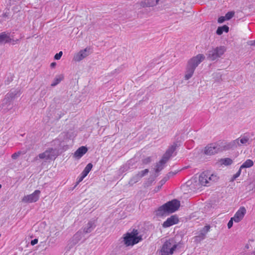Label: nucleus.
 <instances>
[{"instance_id":"1","label":"nucleus","mask_w":255,"mask_h":255,"mask_svg":"<svg viewBox=\"0 0 255 255\" xmlns=\"http://www.w3.org/2000/svg\"><path fill=\"white\" fill-rule=\"evenodd\" d=\"M205 58V56L203 54H199L188 61L184 76L185 80H189L192 77L196 68L204 60Z\"/></svg>"},{"instance_id":"2","label":"nucleus","mask_w":255,"mask_h":255,"mask_svg":"<svg viewBox=\"0 0 255 255\" xmlns=\"http://www.w3.org/2000/svg\"><path fill=\"white\" fill-rule=\"evenodd\" d=\"M180 206V201L177 199H173L159 207L156 211V215L162 216L166 213H172L177 211Z\"/></svg>"},{"instance_id":"3","label":"nucleus","mask_w":255,"mask_h":255,"mask_svg":"<svg viewBox=\"0 0 255 255\" xmlns=\"http://www.w3.org/2000/svg\"><path fill=\"white\" fill-rule=\"evenodd\" d=\"M137 230L133 229L131 232H128L123 237V242L126 247L133 246L141 241L142 239L141 236L138 235Z\"/></svg>"},{"instance_id":"4","label":"nucleus","mask_w":255,"mask_h":255,"mask_svg":"<svg viewBox=\"0 0 255 255\" xmlns=\"http://www.w3.org/2000/svg\"><path fill=\"white\" fill-rule=\"evenodd\" d=\"M225 46L212 47L206 53L207 59L210 61H215L221 57L226 51Z\"/></svg>"},{"instance_id":"5","label":"nucleus","mask_w":255,"mask_h":255,"mask_svg":"<svg viewBox=\"0 0 255 255\" xmlns=\"http://www.w3.org/2000/svg\"><path fill=\"white\" fill-rule=\"evenodd\" d=\"M177 246L173 239H170L163 244L159 254L160 255H172Z\"/></svg>"},{"instance_id":"6","label":"nucleus","mask_w":255,"mask_h":255,"mask_svg":"<svg viewBox=\"0 0 255 255\" xmlns=\"http://www.w3.org/2000/svg\"><path fill=\"white\" fill-rule=\"evenodd\" d=\"M216 179V176L205 171L200 175L199 181L201 185L207 186V184L209 183L210 181H215Z\"/></svg>"},{"instance_id":"7","label":"nucleus","mask_w":255,"mask_h":255,"mask_svg":"<svg viewBox=\"0 0 255 255\" xmlns=\"http://www.w3.org/2000/svg\"><path fill=\"white\" fill-rule=\"evenodd\" d=\"M220 144L213 143L208 145L204 150L205 154L207 155H212L220 152Z\"/></svg>"},{"instance_id":"8","label":"nucleus","mask_w":255,"mask_h":255,"mask_svg":"<svg viewBox=\"0 0 255 255\" xmlns=\"http://www.w3.org/2000/svg\"><path fill=\"white\" fill-rule=\"evenodd\" d=\"M40 191L38 190H36L33 193L24 196L22 201L25 203H32L36 202L39 198Z\"/></svg>"},{"instance_id":"9","label":"nucleus","mask_w":255,"mask_h":255,"mask_svg":"<svg viewBox=\"0 0 255 255\" xmlns=\"http://www.w3.org/2000/svg\"><path fill=\"white\" fill-rule=\"evenodd\" d=\"M240 144L238 139H235L230 142L223 143L222 145H220V151L237 148Z\"/></svg>"},{"instance_id":"10","label":"nucleus","mask_w":255,"mask_h":255,"mask_svg":"<svg viewBox=\"0 0 255 255\" xmlns=\"http://www.w3.org/2000/svg\"><path fill=\"white\" fill-rule=\"evenodd\" d=\"M179 219L176 215H172L168 218L167 220L162 224L163 228H168L178 223Z\"/></svg>"},{"instance_id":"11","label":"nucleus","mask_w":255,"mask_h":255,"mask_svg":"<svg viewBox=\"0 0 255 255\" xmlns=\"http://www.w3.org/2000/svg\"><path fill=\"white\" fill-rule=\"evenodd\" d=\"M89 50V49L86 48L84 50H80L78 53L74 55L73 60L77 62L80 61L89 55L88 51Z\"/></svg>"},{"instance_id":"12","label":"nucleus","mask_w":255,"mask_h":255,"mask_svg":"<svg viewBox=\"0 0 255 255\" xmlns=\"http://www.w3.org/2000/svg\"><path fill=\"white\" fill-rule=\"evenodd\" d=\"M246 213V210L245 208L244 207H241L239 209V210L236 213L235 215H234V217H233V219H234V221L236 223L239 222L244 218Z\"/></svg>"},{"instance_id":"13","label":"nucleus","mask_w":255,"mask_h":255,"mask_svg":"<svg viewBox=\"0 0 255 255\" xmlns=\"http://www.w3.org/2000/svg\"><path fill=\"white\" fill-rule=\"evenodd\" d=\"M177 147V144L176 143H174L173 145L170 146L166 150L165 153L163 154V157L164 158L169 160L170 157L172 156L173 153L175 151Z\"/></svg>"},{"instance_id":"14","label":"nucleus","mask_w":255,"mask_h":255,"mask_svg":"<svg viewBox=\"0 0 255 255\" xmlns=\"http://www.w3.org/2000/svg\"><path fill=\"white\" fill-rule=\"evenodd\" d=\"M87 151V147L84 146H81L74 152L73 156L77 159H79L82 157Z\"/></svg>"},{"instance_id":"15","label":"nucleus","mask_w":255,"mask_h":255,"mask_svg":"<svg viewBox=\"0 0 255 255\" xmlns=\"http://www.w3.org/2000/svg\"><path fill=\"white\" fill-rule=\"evenodd\" d=\"M12 39L10 38L9 33L5 32L0 33V43H6L11 42Z\"/></svg>"},{"instance_id":"16","label":"nucleus","mask_w":255,"mask_h":255,"mask_svg":"<svg viewBox=\"0 0 255 255\" xmlns=\"http://www.w3.org/2000/svg\"><path fill=\"white\" fill-rule=\"evenodd\" d=\"M168 160L162 157L161 159L156 163V168L155 169V172L157 173L161 171L164 167V164L166 163Z\"/></svg>"},{"instance_id":"17","label":"nucleus","mask_w":255,"mask_h":255,"mask_svg":"<svg viewBox=\"0 0 255 255\" xmlns=\"http://www.w3.org/2000/svg\"><path fill=\"white\" fill-rule=\"evenodd\" d=\"M95 227V225L94 222L90 221L88 223L86 226L83 229V232L85 234L91 233Z\"/></svg>"},{"instance_id":"18","label":"nucleus","mask_w":255,"mask_h":255,"mask_svg":"<svg viewBox=\"0 0 255 255\" xmlns=\"http://www.w3.org/2000/svg\"><path fill=\"white\" fill-rule=\"evenodd\" d=\"M210 229V225L205 226L197 237L199 238L201 240H203L205 238L206 234L209 231Z\"/></svg>"},{"instance_id":"19","label":"nucleus","mask_w":255,"mask_h":255,"mask_svg":"<svg viewBox=\"0 0 255 255\" xmlns=\"http://www.w3.org/2000/svg\"><path fill=\"white\" fill-rule=\"evenodd\" d=\"M229 28L228 26L224 25L222 26L219 27L216 31V33L220 35L223 32H228L229 31Z\"/></svg>"},{"instance_id":"20","label":"nucleus","mask_w":255,"mask_h":255,"mask_svg":"<svg viewBox=\"0 0 255 255\" xmlns=\"http://www.w3.org/2000/svg\"><path fill=\"white\" fill-rule=\"evenodd\" d=\"M254 165V162L251 159H247L245 162L243 163V164L240 166V168L242 169L243 168H250L253 166Z\"/></svg>"},{"instance_id":"21","label":"nucleus","mask_w":255,"mask_h":255,"mask_svg":"<svg viewBox=\"0 0 255 255\" xmlns=\"http://www.w3.org/2000/svg\"><path fill=\"white\" fill-rule=\"evenodd\" d=\"M92 167L93 164L91 163H88L84 168L81 174H82L83 176L86 177L89 173V172L91 171Z\"/></svg>"},{"instance_id":"22","label":"nucleus","mask_w":255,"mask_h":255,"mask_svg":"<svg viewBox=\"0 0 255 255\" xmlns=\"http://www.w3.org/2000/svg\"><path fill=\"white\" fill-rule=\"evenodd\" d=\"M141 178L138 174H136L129 180L128 184L130 185H133L134 184L137 182Z\"/></svg>"},{"instance_id":"23","label":"nucleus","mask_w":255,"mask_h":255,"mask_svg":"<svg viewBox=\"0 0 255 255\" xmlns=\"http://www.w3.org/2000/svg\"><path fill=\"white\" fill-rule=\"evenodd\" d=\"M63 78H64V77L62 75L56 77L55 78V79H54V81L51 84V86L52 87H54V86H56L63 79Z\"/></svg>"},{"instance_id":"24","label":"nucleus","mask_w":255,"mask_h":255,"mask_svg":"<svg viewBox=\"0 0 255 255\" xmlns=\"http://www.w3.org/2000/svg\"><path fill=\"white\" fill-rule=\"evenodd\" d=\"M55 151L56 149H53V148H49L47 150L45 151V152H47V155L50 156V159H51L55 155Z\"/></svg>"},{"instance_id":"25","label":"nucleus","mask_w":255,"mask_h":255,"mask_svg":"<svg viewBox=\"0 0 255 255\" xmlns=\"http://www.w3.org/2000/svg\"><path fill=\"white\" fill-rule=\"evenodd\" d=\"M222 164L225 165H230L233 163V160L230 158H225L221 160Z\"/></svg>"},{"instance_id":"26","label":"nucleus","mask_w":255,"mask_h":255,"mask_svg":"<svg viewBox=\"0 0 255 255\" xmlns=\"http://www.w3.org/2000/svg\"><path fill=\"white\" fill-rule=\"evenodd\" d=\"M237 139H238L239 140V143L241 144L240 146L243 144H246L249 140V137L247 136H244L243 137L240 139L237 138Z\"/></svg>"},{"instance_id":"27","label":"nucleus","mask_w":255,"mask_h":255,"mask_svg":"<svg viewBox=\"0 0 255 255\" xmlns=\"http://www.w3.org/2000/svg\"><path fill=\"white\" fill-rule=\"evenodd\" d=\"M25 152H22L21 151H18L14 153L11 155V158L13 159H16L20 155L25 154Z\"/></svg>"},{"instance_id":"28","label":"nucleus","mask_w":255,"mask_h":255,"mask_svg":"<svg viewBox=\"0 0 255 255\" xmlns=\"http://www.w3.org/2000/svg\"><path fill=\"white\" fill-rule=\"evenodd\" d=\"M16 95V93H14L12 92L8 93L6 95L5 99H6L7 101L11 100L15 98Z\"/></svg>"},{"instance_id":"29","label":"nucleus","mask_w":255,"mask_h":255,"mask_svg":"<svg viewBox=\"0 0 255 255\" xmlns=\"http://www.w3.org/2000/svg\"><path fill=\"white\" fill-rule=\"evenodd\" d=\"M46 153H47V152L44 151L43 153H40L38 155V156L41 159H50V156L48 155H47Z\"/></svg>"},{"instance_id":"30","label":"nucleus","mask_w":255,"mask_h":255,"mask_svg":"<svg viewBox=\"0 0 255 255\" xmlns=\"http://www.w3.org/2000/svg\"><path fill=\"white\" fill-rule=\"evenodd\" d=\"M235 14V12L234 11H229L225 15V18L227 20H229L232 18Z\"/></svg>"},{"instance_id":"31","label":"nucleus","mask_w":255,"mask_h":255,"mask_svg":"<svg viewBox=\"0 0 255 255\" xmlns=\"http://www.w3.org/2000/svg\"><path fill=\"white\" fill-rule=\"evenodd\" d=\"M149 172V170L148 169H145L143 170H142L139 172L137 174L140 176V178L147 174Z\"/></svg>"},{"instance_id":"32","label":"nucleus","mask_w":255,"mask_h":255,"mask_svg":"<svg viewBox=\"0 0 255 255\" xmlns=\"http://www.w3.org/2000/svg\"><path fill=\"white\" fill-rule=\"evenodd\" d=\"M241 170H242V169L240 168L238 171L235 174H234L233 175V176L232 177V181L235 180L237 178H238L240 175L241 173Z\"/></svg>"},{"instance_id":"33","label":"nucleus","mask_w":255,"mask_h":255,"mask_svg":"<svg viewBox=\"0 0 255 255\" xmlns=\"http://www.w3.org/2000/svg\"><path fill=\"white\" fill-rule=\"evenodd\" d=\"M151 161V159L150 157H147L142 160V163L144 164H148Z\"/></svg>"},{"instance_id":"34","label":"nucleus","mask_w":255,"mask_h":255,"mask_svg":"<svg viewBox=\"0 0 255 255\" xmlns=\"http://www.w3.org/2000/svg\"><path fill=\"white\" fill-rule=\"evenodd\" d=\"M63 53L62 51H60L58 53H57L54 56V59L55 60H59L61 58Z\"/></svg>"},{"instance_id":"35","label":"nucleus","mask_w":255,"mask_h":255,"mask_svg":"<svg viewBox=\"0 0 255 255\" xmlns=\"http://www.w3.org/2000/svg\"><path fill=\"white\" fill-rule=\"evenodd\" d=\"M170 178L168 176L164 177L160 181L161 186H162Z\"/></svg>"},{"instance_id":"36","label":"nucleus","mask_w":255,"mask_h":255,"mask_svg":"<svg viewBox=\"0 0 255 255\" xmlns=\"http://www.w3.org/2000/svg\"><path fill=\"white\" fill-rule=\"evenodd\" d=\"M233 221H234V219H233V218H231V220L229 221L228 225H227L228 228L229 229H230L233 226Z\"/></svg>"},{"instance_id":"37","label":"nucleus","mask_w":255,"mask_h":255,"mask_svg":"<svg viewBox=\"0 0 255 255\" xmlns=\"http://www.w3.org/2000/svg\"><path fill=\"white\" fill-rule=\"evenodd\" d=\"M225 16H220L218 18V22L219 23H223L225 20Z\"/></svg>"},{"instance_id":"38","label":"nucleus","mask_w":255,"mask_h":255,"mask_svg":"<svg viewBox=\"0 0 255 255\" xmlns=\"http://www.w3.org/2000/svg\"><path fill=\"white\" fill-rule=\"evenodd\" d=\"M82 232H78L75 235L74 238H79L78 240H79L81 238Z\"/></svg>"},{"instance_id":"39","label":"nucleus","mask_w":255,"mask_h":255,"mask_svg":"<svg viewBox=\"0 0 255 255\" xmlns=\"http://www.w3.org/2000/svg\"><path fill=\"white\" fill-rule=\"evenodd\" d=\"M85 177V176H83V175L81 174V176L79 178L78 181L76 183V186L80 182H81Z\"/></svg>"},{"instance_id":"40","label":"nucleus","mask_w":255,"mask_h":255,"mask_svg":"<svg viewBox=\"0 0 255 255\" xmlns=\"http://www.w3.org/2000/svg\"><path fill=\"white\" fill-rule=\"evenodd\" d=\"M37 243H38V239H35L31 241L30 244L32 246H34V245H36Z\"/></svg>"},{"instance_id":"41","label":"nucleus","mask_w":255,"mask_h":255,"mask_svg":"<svg viewBox=\"0 0 255 255\" xmlns=\"http://www.w3.org/2000/svg\"><path fill=\"white\" fill-rule=\"evenodd\" d=\"M248 43L249 45H250L251 46H254V45H255V40L249 41L248 42Z\"/></svg>"},{"instance_id":"42","label":"nucleus","mask_w":255,"mask_h":255,"mask_svg":"<svg viewBox=\"0 0 255 255\" xmlns=\"http://www.w3.org/2000/svg\"><path fill=\"white\" fill-rule=\"evenodd\" d=\"M176 173V172H170L166 175L169 176V177L170 178L171 176H174V175H175Z\"/></svg>"},{"instance_id":"43","label":"nucleus","mask_w":255,"mask_h":255,"mask_svg":"<svg viewBox=\"0 0 255 255\" xmlns=\"http://www.w3.org/2000/svg\"><path fill=\"white\" fill-rule=\"evenodd\" d=\"M56 65V63L55 62H52L50 64V67L51 68H54Z\"/></svg>"},{"instance_id":"44","label":"nucleus","mask_w":255,"mask_h":255,"mask_svg":"<svg viewBox=\"0 0 255 255\" xmlns=\"http://www.w3.org/2000/svg\"><path fill=\"white\" fill-rule=\"evenodd\" d=\"M159 1V0H156V1H155V3L152 4H149V6H152L158 4Z\"/></svg>"},{"instance_id":"45","label":"nucleus","mask_w":255,"mask_h":255,"mask_svg":"<svg viewBox=\"0 0 255 255\" xmlns=\"http://www.w3.org/2000/svg\"><path fill=\"white\" fill-rule=\"evenodd\" d=\"M18 41H19V39H16V40L12 39L11 42H12L13 44H14L15 43H17Z\"/></svg>"},{"instance_id":"46","label":"nucleus","mask_w":255,"mask_h":255,"mask_svg":"<svg viewBox=\"0 0 255 255\" xmlns=\"http://www.w3.org/2000/svg\"><path fill=\"white\" fill-rule=\"evenodd\" d=\"M161 186L160 185V186H158L157 187V191H158V190L160 189Z\"/></svg>"},{"instance_id":"47","label":"nucleus","mask_w":255,"mask_h":255,"mask_svg":"<svg viewBox=\"0 0 255 255\" xmlns=\"http://www.w3.org/2000/svg\"><path fill=\"white\" fill-rule=\"evenodd\" d=\"M254 255H255V251L253 252Z\"/></svg>"},{"instance_id":"48","label":"nucleus","mask_w":255,"mask_h":255,"mask_svg":"<svg viewBox=\"0 0 255 255\" xmlns=\"http://www.w3.org/2000/svg\"><path fill=\"white\" fill-rule=\"evenodd\" d=\"M1 188V185L0 184V188Z\"/></svg>"}]
</instances>
